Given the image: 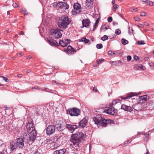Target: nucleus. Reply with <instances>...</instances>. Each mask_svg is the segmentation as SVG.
Returning <instances> with one entry per match:
<instances>
[{
	"label": "nucleus",
	"instance_id": "nucleus-17",
	"mask_svg": "<svg viewBox=\"0 0 154 154\" xmlns=\"http://www.w3.org/2000/svg\"><path fill=\"white\" fill-rule=\"evenodd\" d=\"M66 128L71 132H73L75 129L78 128V126L75 125L66 124Z\"/></svg>",
	"mask_w": 154,
	"mask_h": 154
},
{
	"label": "nucleus",
	"instance_id": "nucleus-21",
	"mask_svg": "<svg viewBox=\"0 0 154 154\" xmlns=\"http://www.w3.org/2000/svg\"><path fill=\"white\" fill-rule=\"evenodd\" d=\"M10 147L11 151H13L14 149H15L17 148H18L17 145H16V142H15L14 141H12L10 143Z\"/></svg>",
	"mask_w": 154,
	"mask_h": 154
},
{
	"label": "nucleus",
	"instance_id": "nucleus-9",
	"mask_svg": "<svg viewBox=\"0 0 154 154\" xmlns=\"http://www.w3.org/2000/svg\"><path fill=\"white\" fill-rule=\"evenodd\" d=\"M47 41L49 44L52 46H58L59 45L57 41L53 39L51 37L49 36L47 38Z\"/></svg>",
	"mask_w": 154,
	"mask_h": 154
},
{
	"label": "nucleus",
	"instance_id": "nucleus-53",
	"mask_svg": "<svg viewBox=\"0 0 154 154\" xmlns=\"http://www.w3.org/2000/svg\"><path fill=\"white\" fill-rule=\"evenodd\" d=\"M119 7V5L117 4H115L113 6V8L117 9Z\"/></svg>",
	"mask_w": 154,
	"mask_h": 154
},
{
	"label": "nucleus",
	"instance_id": "nucleus-36",
	"mask_svg": "<svg viewBox=\"0 0 154 154\" xmlns=\"http://www.w3.org/2000/svg\"><path fill=\"white\" fill-rule=\"evenodd\" d=\"M97 49H101L103 48V45L101 44H97L96 46Z\"/></svg>",
	"mask_w": 154,
	"mask_h": 154
},
{
	"label": "nucleus",
	"instance_id": "nucleus-61",
	"mask_svg": "<svg viewBox=\"0 0 154 154\" xmlns=\"http://www.w3.org/2000/svg\"><path fill=\"white\" fill-rule=\"evenodd\" d=\"M23 75L21 74H19L17 75V76L18 77H21Z\"/></svg>",
	"mask_w": 154,
	"mask_h": 154
},
{
	"label": "nucleus",
	"instance_id": "nucleus-38",
	"mask_svg": "<svg viewBox=\"0 0 154 154\" xmlns=\"http://www.w3.org/2000/svg\"><path fill=\"white\" fill-rule=\"evenodd\" d=\"M23 135L26 139H28V138H29V137L30 136L29 134L27 133H24Z\"/></svg>",
	"mask_w": 154,
	"mask_h": 154
},
{
	"label": "nucleus",
	"instance_id": "nucleus-23",
	"mask_svg": "<svg viewBox=\"0 0 154 154\" xmlns=\"http://www.w3.org/2000/svg\"><path fill=\"white\" fill-rule=\"evenodd\" d=\"M110 108L108 109H106L104 110V112L108 114L111 115H115V112H112L111 111L112 107L113 106H109Z\"/></svg>",
	"mask_w": 154,
	"mask_h": 154
},
{
	"label": "nucleus",
	"instance_id": "nucleus-6",
	"mask_svg": "<svg viewBox=\"0 0 154 154\" xmlns=\"http://www.w3.org/2000/svg\"><path fill=\"white\" fill-rule=\"evenodd\" d=\"M63 31V30L59 29H51L50 30V34L55 38H59L61 37L62 34L60 31Z\"/></svg>",
	"mask_w": 154,
	"mask_h": 154
},
{
	"label": "nucleus",
	"instance_id": "nucleus-15",
	"mask_svg": "<svg viewBox=\"0 0 154 154\" xmlns=\"http://www.w3.org/2000/svg\"><path fill=\"white\" fill-rule=\"evenodd\" d=\"M26 128L28 131L30 132L31 131L35 129L33 123L32 122H29L26 126Z\"/></svg>",
	"mask_w": 154,
	"mask_h": 154
},
{
	"label": "nucleus",
	"instance_id": "nucleus-42",
	"mask_svg": "<svg viewBox=\"0 0 154 154\" xmlns=\"http://www.w3.org/2000/svg\"><path fill=\"white\" fill-rule=\"evenodd\" d=\"M131 56L128 55L127 57V60L128 61H130L131 59Z\"/></svg>",
	"mask_w": 154,
	"mask_h": 154
},
{
	"label": "nucleus",
	"instance_id": "nucleus-43",
	"mask_svg": "<svg viewBox=\"0 0 154 154\" xmlns=\"http://www.w3.org/2000/svg\"><path fill=\"white\" fill-rule=\"evenodd\" d=\"M93 91L95 93L97 92V87L95 86L93 88Z\"/></svg>",
	"mask_w": 154,
	"mask_h": 154
},
{
	"label": "nucleus",
	"instance_id": "nucleus-4",
	"mask_svg": "<svg viewBox=\"0 0 154 154\" xmlns=\"http://www.w3.org/2000/svg\"><path fill=\"white\" fill-rule=\"evenodd\" d=\"M71 20L66 15H63L59 18L58 22V26L60 28L66 29L70 23Z\"/></svg>",
	"mask_w": 154,
	"mask_h": 154
},
{
	"label": "nucleus",
	"instance_id": "nucleus-56",
	"mask_svg": "<svg viewBox=\"0 0 154 154\" xmlns=\"http://www.w3.org/2000/svg\"><path fill=\"white\" fill-rule=\"evenodd\" d=\"M118 14L121 17L123 18V19H124V16L123 15H122V14H120V13H118Z\"/></svg>",
	"mask_w": 154,
	"mask_h": 154
},
{
	"label": "nucleus",
	"instance_id": "nucleus-59",
	"mask_svg": "<svg viewBox=\"0 0 154 154\" xmlns=\"http://www.w3.org/2000/svg\"><path fill=\"white\" fill-rule=\"evenodd\" d=\"M33 154H40V152H39V151L38 150H37L35 152L33 153Z\"/></svg>",
	"mask_w": 154,
	"mask_h": 154
},
{
	"label": "nucleus",
	"instance_id": "nucleus-46",
	"mask_svg": "<svg viewBox=\"0 0 154 154\" xmlns=\"http://www.w3.org/2000/svg\"><path fill=\"white\" fill-rule=\"evenodd\" d=\"M98 25L94 24L93 26V28L92 29V31H94L95 29H96L97 27V26Z\"/></svg>",
	"mask_w": 154,
	"mask_h": 154
},
{
	"label": "nucleus",
	"instance_id": "nucleus-40",
	"mask_svg": "<svg viewBox=\"0 0 154 154\" xmlns=\"http://www.w3.org/2000/svg\"><path fill=\"white\" fill-rule=\"evenodd\" d=\"M0 77L2 78H3V79L6 82H8V78H5V77L3 76H0Z\"/></svg>",
	"mask_w": 154,
	"mask_h": 154
},
{
	"label": "nucleus",
	"instance_id": "nucleus-47",
	"mask_svg": "<svg viewBox=\"0 0 154 154\" xmlns=\"http://www.w3.org/2000/svg\"><path fill=\"white\" fill-rule=\"evenodd\" d=\"M134 19L136 21H138L140 20V18L138 17H135L134 18Z\"/></svg>",
	"mask_w": 154,
	"mask_h": 154
},
{
	"label": "nucleus",
	"instance_id": "nucleus-64",
	"mask_svg": "<svg viewBox=\"0 0 154 154\" xmlns=\"http://www.w3.org/2000/svg\"><path fill=\"white\" fill-rule=\"evenodd\" d=\"M24 34V32L22 31H21L20 32V33L19 34V35H23Z\"/></svg>",
	"mask_w": 154,
	"mask_h": 154
},
{
	"label": "nucleus",
	"instance_id": "nucleus-28",
	"mask_svg": "<svg viewBox=\"0 0 154 154\" xmlns=\"http://www.w3.org/2000/svg\"><path fill=\"white\" fill-rule=\"evenodd\" d=\"M109 26H107L106 25H102L100 29L101 31H103V32H104L107 29H108Z\"/></svg>",
	"mask_w": 154,
	"mask_h": 154
},
{
	"label": "nucleus",
	"instance_id": "nucleus-13",
	"mask_svg": "<svg viewBox=\"0 0 154 154\" xmlns=\"http://www.w3.org/2000/svg\"><path fill=\"white\" fill-rule=\"evenodd\" d=\"M81 5L78 3H76L74 4L73 6L74 10L73 11V13L76 14L79 13L80 12V9Z\"/></svg>",
	"mask_w": 154,
	"mask_h": 154
},
{
	"label": "nucleus",
	"instance_id": "nucleus-62",
	"mask_svg": "<svg viewBox=\"0 0 154 154\" xmlns=\"http://www.w3.org/2000/svg\"><path fill=\"white\" fill-rule=\"evenodd\" d=\"M134 107L133 108V109H135V110H140V111H142V109H136L135 108L136 106H134Z\"/></svg>",
	"mask_w": 154,
	"mask_h": 154
},
{
	"label": "nucleus",
	"instance_id": "nucleus-51",
	"mask_svg": "<svg viewBox=\"0 0 154 154\" xmlns=\"http://www.w3.org/2000/svg\"><path fill=\"white\" fill-rule=\"evenodd\" d=\"M146 14V13L144 12H141L140 13V15L141 16H145Z\"/></svg>",
	"mask_w": 154,
	"mask_h": 154
},
{
	"label": "nucleus",
	"instance_id": "nucleus-45",
	"mask_svg": "<svg viewBox=\"0 0 154 154\" xmlns=\"http://www.w3.org/2000/svg\"><path fill=\"white\" fill-rule=\"evenodd\" d=\"M52 83L53 84H56L57 85L60 84L58 82H57L55 80H53L52 81Z\"/></svg>",
	"mask_w": 154,
	"mask_h": 154
},
{
	"label": "nucleus",
	"instance_id": "nucleus-41",
	"mask_svg": "<svg viewBox=\"0 0 154 154\" xmlns=\"http://www.w3.org/2000/svg\"><path fill=\"white\" fill-rule=\"evenodd\" d=\"M111 111L112 112H115V115H116V110H115V109H114V108L113 107H112V110H111Z\"/></svg>",
	"mask_w": 154,
	"mask_h": 154
},
{
	"label": "nucleus",
	"instance_id": "nucleus-10",
	"mask_svg": "<svg viewBox=\"0 0 154 154\" xmlns=\"http://www.w3.org/2000/svg\"><path fill=\"white\" fill-rule=\"evenodd\" d=\"M64 51L68 54H72L76 52V50L71 46H69L67 48L64 49Z\"/></svg>",
	"mask_w": 154,
	"mask_h": 154
},
{
	"label": "nucleus",
	"instance_id": "nucleus-31",
	"mask_svg": "<svg viewBox=\"0 0 154 154\" xmlns=\"http://www.w3.org/2000/svg\"><path fill=\"white\" fill-rule=\"evenodd\" d=\"M122 43L123 45H125L127 44L128 43V41L126 39H125L124 38H122Z\"/></svg>",
	"mask_w": 154,
	"mask_h": 154
},
{
	"label": "nucleus",
	"instance_id": "nucleus-18",
	"mask_svg": "<svg viewBox=\"0 0 154 154\" xmlns=\"http://www.w3.org/2000/svg\"><path fill=\"white\" fill-rule=\"evenodd\" d=\"M87 121L85 119H83L79 123V128H83L85 127L87 125Z\"/></svg>",
	"mask_w": 154,
	"mask_h": 154
},
{
	"label": "nucleus",
	"instance_id": "nucleus-7",
	"mask_svg": "<svg viewBox=\"0 0 154 154\" xmlns=\"http://www.w3.org/2000/svg\"><path fill=\"white\" fill-rule=\"evenodd\" d=\"M70 115L71 116H78L79 115L80 110L75 108H74L71 109H69Z\"/></svg>",
	"mask_w": 154,
	"mask_h": 154
},
{
	"label": "nucleus",
	"instance_id": "nucleus-24",
	"mask_svg": "<svg viewBox=\"0 0 154 154\" xmlns=\"http://www.w3.org/2000/svg\"><path fill=\"white\" fill-rule=\"evenodd\" d=\"M121 108L122 109L128 112H131L132 110L131 106H121Z\"/></svg>",
	"mask_w": 154,
	"mask_h": 154
},
{
	"label": "nucleus",
	"instance_id": "nucleus-29",
	"mask_svg": "<svg viewBox=\"0 0 154 154\" xmlns=\"http://www.w3.org/2000/svg\"><path fill=\"white\" fill-rule=\"evenodd\" d=\"M30 135L36 137L37 135L36 131L34 129L30 131Z\"/></svg>",
	"mask_w": 154,
	"mask_h": 154
},
{
	"label": "nucleus",
	"instance_id": "nucleus-63",
	"mask_svg": "<svg viewBox=\"0 0 154 154\" xmlns=\"http://www.w3.org/2000/svg\"><path fill=\"white\" fill-rule=\"evenodd\" d=\"M144 59L146 61H148L149 60V58L148 57H146L144 58Z\"/></svg>",
	"mask_w": 154,
	"mask_h": 154
},
{
	"label": "nucleus",
	"instance_id": "nucleus-55",
	"mask_svg": "<svg viewBox=\"0 0 154 154\" xmlns=\"http://www.w3.org/2000/svg\"><path fill=\"white\" fill-rule=\"evenodd\" d=\"M21 11L25 15L26 14V11L25 9L23 8L21 10Z\"/></svg>",
	"mask_w": 154,
	"mask_h": 154
},
{
	"label": "nucleus",
	"instance_id": "nucleus-2",
	"mask_svg": "<svg viewBox=\"0 0 154 154\" xmlns=\"http://www.w3.org/2000/svg\"><path fill=\"white\" fill-rule=\"evenodd\" d=\"M94 121L98 127H106L108 124H111L113 122V121L110 119H105L103 118L97 116L93 119Z\"/></svg>",
	"mask_w": 154,
	"mask_h": 154
},
{
	"label": "nucleus",
	"instance_id": "nucleus-20",
	"mask_svg": "<svg viewBox=\"0 0 154 154\" xmlns=\"http://www.w3.org/2000/svg\"><path fill=\"white\" fill-rule=\"evenodd\" d=\"M134 66V69L135 70H140V69L144 70L146 69V67L145 66L140 64L135 65Z\"/></svg>",
	"mask_w": 154,
	"mask_h": 154
},
{
	"label": "nucleus",
	"instance_id": "nucleus-48",
	"mask_svg": "<svg viewBox=\"0 0 154 154\" xmlns=\"http://www.w3.org/2000/svg\"><path fill=\"white\" fill-rule=\"evenodd\" d=\"M148 3L149 5L152 6L153 5V2L152 1H148Z\"/></svg>",
	"mask_w": 154,
	"mask_h": 154
},
{
	"label": "nucleus",
	"instance_id": "nucleus-8",
	"mask_svg": "<svg viewBox=\"0 0 154 154\" xmlns=\"http://www.w3.org/2000/svg\"><path fill=\"white\" fill-rule=\"evenodd\" d=\"M55 132H56L55 128L53 125H49L46 128V133L48 135H50Z\"/></svg>",
	"mask_w": 154,
	"mask_h": 154
},
{
	"label": "nucleus",
	"instance_id": "nucleus-52",
	"mask_svg": "<svg viewBox=\"0 0 154 154\" xmlns=\"http://www.w3.org/2000/svg\"><path fill=\"white\" fill-rule=\"evenodd\" d=\"M32 89H40V88H39L38 87V86H35V87H33L32 88Z\"/></svg>",
	"mask_w": 154,
	"mask_h": 154
},
{
	"label": "nucleus",
	"instance_id": "nucleus-50",
	"mask_svg": "<svg viewBox=\"0 0 154 154\" xmlns=\"http://www.w3.org/2000/svg\"><path fill=\"white\" fill-rule=\"evenodd\" d=\"M134 60H138L139 57L135 55L134 57Z\"/></svg>",
	"mask_w": 154,
	"mask_h": 154
},
{
	"label": "nucleus",
	"instance_id": "nucleus-25",
	"mask_svg": "<svg viewBox=\"0 0 154 154\" xmlns=\"http://www.w3.org/2000/svg\"><path fill=\"white\" fill-rule=\"evenodd\" d=\"M62 2H56L54 4V5H55V6L57 8H60V9L62 8Z\"/></svg>",
	"mask_w": 154,
	"mask_h": 154
},
{
	"label": "nucleus",
	"instance_id": "nucleus-58",
	"mask_svg": "<svg viewBox=\"0 0 154 154\" xmlns=\"http://www.w3.org/2000/svg\"><path fill=\"white\" fill-rule=\"evenodd\" d=\"M113 25H117L118 24L117 22H116V21H113Z\"/></svg>",
	"mask_w": 154,
	"mask_h": 154
},
{
	"label": "nucleus",
	"instance_id": "nucleus-27",
	"mask_svg": "<svg viewBox=\"0 0 154 154\" xmlns=\"http://www.w3.org/2000/svg\"><path fill=\"white\" fill-rule=\"evenodd\" d=\"M79 41L84 42L85 44H87L90 42V40L87 39L85 37H83L82 39H80Z\"/></svg>",
	"mask_w": 154,
	"mask_h": 154
},
{
	"label": "nucleus",
	"instance_id": "nucleus-12",
	"mask_svg": "<svg viewBox=\"0 0 154 154\" xmlns=\"http://www.w3.org/2000/svg\"><path fill=\"white\" fill-rule=\"evenodd\" d=\"M54 126V128H55L56 132L57 134L59 132H61L63 131V128L61 126V124L60 123H57L54 125H53Z\"/></svg>",
	"mask_w": 154,
	"mask_h": 154
},
{
	"label": "nucleus",
	"instance_id": "nucleus-57",
	"mask_svg": "<svg viewBox=\"0 0 154 154\" xmlns=\"http://www.w3.org/2000/svg\"><path fill=\"white\" fill-rule=\"evenodd\" d=\"M112 51H109L108 52V54L109 55H112Z\"/></svg>",
	"mask_w": 154,
	"mask_h": 154
},
{
	"label": "nucleus",
	"instance_id": "nucleus-14",
	"mask_svg": "<svg viewBox=\"0 0 154 154\" xmlns=\"http://www.w3.org/2000/svg\"><path fill=\"white\" fill-rule=\"evenodd\" d=\"M70 40L69 39H64L62 40H60L59 42V45L62 47H64L66 46L70 42Z\"/></svg>",
	"mask_w": 154,
	"mask_h": 154
},
{
	"label": "nucleus",
	"instance_id": "nucleus-34",
	"mask_svg": "<svg viewBox=\"0 0 154 154\" xmlns=\"http://www.w3.org/2000/svg\"><path fill=\"white\" fill-rule=\"evenodd\" d=\"M137 44L138 45H144L145 44V43L143 41L141 40V41H139L137 42Z\"/></svg>",
	"mask_w": 154,
	"mask_h": 154
},
{
	"label": "nucleus",
	"instance_id": "nucleus-44",
	"mask_svg": "<svg viewBox=\"0 0 154 154\" xmlns=\"http://www.w3.org/2000/svg\"><path fill=\"white\" fill-rule=\"evenodd\" d=\"M131 11H135V12H137L138 11V9L137 8H131Z\"/></svg>",
	"mask_w": 154,
	"mask_h": 154
},
{
	"label": "nucleus",
	"instance_id": "nucleus-26",
	"mask_svg": "<svg viewBox=\"0 0 154 154\" xmlns=\"http://www.w3.org/2000/svg\"><path fill=\"white\" fill-rule=\"evenodd\" d=\"M62 5L61 9H67L69 8V5L66 3L63 2H62Z\"/></svg>",
	"mask_w": 154,
	"mask_h": 154
},
{
	"label": "nucleus",
	"instance_id": "nucleus-35",
	"mask_svg": "<svg viewBox=\"0 0 154 154\" xmlns=\"http://www.w3.org/2000/svg\"><path fill=\"white\" fill-rule=\"evenodd\" d=\"M108 39V36L106 35H104L101 38V40L103 41H105L106 40Z\"/></svg>",
	"mask_w": 154,
	"mask_h": 154
},
{
	"label": "nucleus",
	"instance_id": "nucleus-16",
	"mask_svg": "<svg viewBox=\"0 0 154 154\" xmlns=\"http://www.w3.org/2000/svg\"><path fill=\"white\" fill-rule=\"evenodd\" d=\"M93 2V0H86L85 9L87 10L89 9L90 7L92 6Z\"/></svg>",
	"mask_w": 154,
	"mask_h": 154
},
{
	"label": "nucleus",
	"instance_id": "nucleus-60",
	"mask_svg": "<svg viewBox=\"0 0 154 154\" xmlns=\"http://www.w3.org/2000/svg\"><path fill=\"white\" fill-rule=\"evenodd\" d=\"M142 1L143 2H146L147 4L148 3V0H142Z\"/></svg>",
	"mask_w": 154,
	"mask_h": 154
},
{
	"label": "nucleus",
	"instance_id": "nucleus-54",
	"mask_svg": "<svg viewBox=\"0 0 154 154\" xmlns=\"http://www.w3.org/2000/svg\"><path fill=\"white\" fill-rule=\"evenodd\" d=\"M99 20H100L99 19V18H98L96 20V21H95V24L96 25H98V23H99Z\"/></svg>",
	"mask_w": 154,
	"mask_h": 154
},
{
	"label": "nucleus",
	"instance_id": "nucleus-49",
	"mask_svg": "<svg viewBox=\"0 0 154 154\" xmlns=\"http://www.w3.org/2000/svg\"><path fill=\"white\" fill-rule=\"evenodd\" d=\"M13 6L14 8H16L18 7L17 4L15 2L14 3H13Z\"/></svg>",
	"mask_w": 154,
	"mask_h": 154
},
{
	"label": "nucleus",
	"instance_id": "nucleus-37",
	"mask_svg": "<svg viewBox=\"0 0 154 154\" xmlns=\"http://www.w3.org/2000/svg\"><path fill=\"white\" fill-rule=\"evenodd\" d=\"M121 31L119 29H117L115 31V33L116 35H119L121 34Z\"/></svg>",
	"mask_w": 154,
	"mask_h": 154
},
{
	"label": "nucleus",
	"instance_id": "nucleus-1",
	"mask_svg": "<svg viewBox=\"0 0 154 154\" xmlns=\"http://www.w3.org/2000/svg\"><path fill=\"white\" fill-rule=\"evenodd\" d=\"M134 96V94L131 93L128 94L127 96L125 97L123 96H120L119 98H121L122 100L118 99H115L113 100L112 102L109 105V106H113V105H121V106H127L126 105L123 103V102H128V100L126 99H130L133 96Z\"/></svg>",
	"mask_w": 154,
	"mask_h": 154
},
{
	"label": "nucleus",
	"instance_id": "nucleus-32",
	"mask_svg": "<svg viewBox=\"0 0 154 154\" xmlns=\"http://www.w3.org/2000/svg\"><path fill=\"white\" fill-rule=\"evenodd\" d=\"M122 62V61L121 60H118L115 61H113L112 63H116V64H115L114 65L116 66H118L119 65V63H121Z\"/></svg>",
	"mask_w": 154,
	"mask_h": 154
},
{
	"label": "nucleus",
	"instance_id": "nucleus-19",
	"mask_svg": "<svg viewBox=\"0 0 154 154\" xmlns=\"http://www.w3.org/2000/svg\"><path fill=\"white\" fill-rule=\"evenodd\" d=\"M90 22L88 19L83 20L82 21V24L83 25V27L82 28L84 27H87L89 26V23Z\"/></svg>",
	"mask_w": 154,
	"mask_h": 154
},
{
	"label": "nucleus",
	"instance_id": "nucleus-33",
	"mask_svg": "<svg viewBox=\"0 0 154 154\" xmlns=\"http://www.w3.org/2000/svg\"><path fill=\"white\" fill-rule=\"evenodd\" d=\"M104 60V59L103 58L97 60V63L98 64H101L102 63V62Z\"/></svg>",
	"mask_w": 154,
	"mask_h": 154
},
{
	"label": "nucleus",
	"instance_id": "nucleus-3",
	"mask_svg": "<svg viewBox=\"0 0 154 154\" xmlns=\"http://www.w3.org/2000/svg\"><path fill=\"white\" fill-rule=\"evenodd\" d=\"M86 137V134L82 132L79 133V134H73L71 136L70 142L73 145L78 146L79 142L84 140Z\"/></svg>",
	"mask_w": 154,
	"mask_h": 154
},
{
	"label": "nucleus",
	"instance_id": "nucleus-30",
	"mask_svg": "<svg viewBox=\"0 0 154 154\" xmlns=\"http://www.w3.org/2000/svg\"><path fill=\"white\" fill-rule=\"evenodd\" d=\"M36 137L30 135L29 137V139L30 141L32 142V143L34 142L35 140Z\"/></svg>",
	"mask_w": 154,
	"mask_h": 154
},
{
	"label": "nucleus",
	"instance_id": "nucleus-5",
	"mask_svg": "<svg viewBox=\"0 0 154 154\" xmlns=\"http://www.w3.org/2000/svg\"><path fill=\"white\" fill-rule=\"evenodd\" d=\"M149 96L146 95L141 96L139 97V101H138L137 99H135L134 98L133 99L131 98L130 99L132 101L133 103L134 102H137L136 103H135L133 104V106H135V105H137V104L138 103H145L146 101L147 98L149 99Z\"/></svg>",
	"mask_w": 154,
	"mask_h": 154
},
{
	"label": "nucleus",
	"instance_id": "nucleus-22",
	"mask_svg": "<svg viewBox=\"0 0 154 154\" xmlns=\"http://www.w3.org/2000/svg\"><path fill=\"white\" fill-rule=\"evenodd\" d=\"M66 152L65 149H63L59 150H56L54 152V154H64Z\"/></svg>",
	"mask_w": 154,
	"mask_h": 154
},
{
	"label": "nucleus",
	"instance_id": "nucleus-39",
	"mask_svg": "<svg viewBox=\"0 0 154 154\" xmlns=\"http://www.w3.org/2000/svg\"><path fill=\"white\" fill-rule=\"evenodd\" d=\"M112 17H109L107 18V20L108 22H110L112 21Z\"/></svg>",
	"mask_w": 154,
	"mask_h": 154
},
{
	"label": "nucleus",
	"instance_id": "nucleus-11",
	"mask_svg": "<svg viewBox=\"0 0 154 154\" xmlns=\"http://www.w3.org/2000/svg\"><path fill=\"white\" fill-rule=\"evenodd\" d=\"M16 145H17L18 148L22 149L23 148L24 145V140L23 138H18L17 139L16 142Z\"/></svg>",
	"mask_w": 154,
	"mask_h": 154
}]
</instances>
